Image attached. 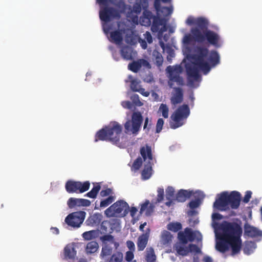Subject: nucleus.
Returning a JSON list of instances; mask_svg holds the SVG:
<instances>
[{"instance_id": "nucleus-1", "label": "nucleus", "mask_w": 262, "mask_h": 262, "mask_svg": "<svg viewBox=\"0 0 262 262\" xmlns=\"http://www.w3.org/2000/svg\"><path fill=\"white\" fill-rule=\"evenodd\" d=\"M192 64L186 66V70L190 85L193 84L194 80L198 81L200 78L199 70L207 74L211 67L220 63V55L215 50L209 52L208 49L204 46H196L194 54L191 56Z\"/></svg>"}, {"instance_id": "nucleus-2", "label": "nucleus", "mask_w": 262, "mask_h": 262, "mask_svg": "<svg viewBox=\"0 0 262 262\" xmlns=\"http://www.w3.org/2000/svg\"><path fill=\"white\" fill-rule=\"evenodd\" d=\"M186 24L194 27L190 29L191 34H186L184 36L183 42L185 45H189L192 41H195L201 44L208 43L216 47L220 46V36L217 33L208 29L209 23L206 18H195L189 16L186 20Z\"/></svg>"}, {"instance_id": "nucleus-3", "label": "nucleus", "mask_w": 262, "mask_h": 262, "mask_svg": "<svg viewBox=\"0 0 262 262\" xmlns=\"http://www.w3.org/2000/svg\"><path fill=\"white\" fill-rule=\"evenodd\" d=\"M221 233L219 238L227 242L231 249V255L234 256L240 253L242 249L241 236L243 230L236 222H223L220 227Z\"/></svg>"}, {"instance_id": "nucleus-4", "label": "nucleus", "mask_w": 262, "mask_h": 262, "mask_svg": "<svg viewBox=\"0 0 262 262\" xmlns=\"http://www.w3.org/2000/svg\"><path fill=\"white\" fill-rule=\"evenodd\" d=\"M122 132V126L121 124L116 121L111 122L108 125L96 133L95 136V142L108 141L119 147H122L124 144L120 141Z\"/></svg>"}, {"instance_id": "nucleus-5", "label": "nucleus", "mask_w": 262, "mask_h": 262, "mask_svg": "<svg viewBox=\"0 0 262 262\" xmlns=\"http://www.w3.org/2000/svg\"><path fill=\"white\" fill-rule=\"evenodd\" d=\"M213 203V207L220 211H225L230 207L233 209H237L240 205L241 195L236 191L221 192L217 195Z\"/></svg>"}, {"instance_id": "nucleus-6", "label": "nucleus", "mask_w": 262, "mask_h": 262, "mask_svg": "<svg viewBox=\"0 0 262 262\" xmlns=\"http://www.w3.org/2000/svg\"><path fill=\"white\" fill-rule=\"evenodd\" d=\"M189 114L190 110L187 104L180 106L171 116L170 127L176 129L182 126L184 123V120L186 119Z\"/></svg>"}, {"instance_id": "nucleus-7", "label": "nucleus", "mask_w": 262, "mask_h": 262, "mask_svg": "<svg viewBox=\"0 0 262 262\" xmlns=\"http://www.w3.org/2000/svg\"><path fill=\"white\" fill-rule=\"evenodd\" d=\"M140 154L144 161L147 160V164H145L144 168L141 172L142 179L144 180H148L151 176L152 154L150 146L146 144L142 146L140 150Z\"/></svg>"}, {"instance_id": "nucleus-8", "label": "nucleus", "mask_w": 262, "mask_h": 262, "mask_svg": "<svg viewBox=\"0 0 262 262\" xmlns=\"http://www.w3.org/2000/svg\"><path fill=\"white\" fill-rule=\"evenodd\" d=\"M96 1L100 5L105 6L101 8L99 11V17L102 21L107 23L114 18H120V14L118 10L107 6L109 0H96Z\"/></svg>"}, {"instance_id": "nucleus-9", "label": "nucleus", "mask_w": 262, "mask_h": 262, "mask_svg": "<svg viewBox=\"0 0 262 262\" xmlns=\"http://www.w3.org/2000/svg\"><path fill=\"white\" fill-rule=\"evenodd\" d=\"M142 122L143 117L141 113L134 112L132 116V119L128 120L124 124L125 133L137 135L140 129Z\"/></svg>"}, {"instance_id": "nucleus-10", "label": "nucleus", "mask_w": 262, "mask_h": 262, "mask_svg": "<svg viewBox=\"0 0 262 262\" xmlns=\"http://www.w3.org/2000/svg\"><path fill=\"white\" fill-rule=\"evenodd\" d=\"M90 183L89 181L82 183L80 181L68 180L65 184L66 191L69 193H83L90 188Z\"/></svg>"}, {"instance_id": "nucleus-11", "label": "nucleus", "mask_w": 262, "mask_h": 262, "mask_svg": "<svg viewBox=\"0 0 262 262\" xmlns=\"http://www.w3.org/2000/svg\"><path fill=\"white\" fill-rule=\"evenodd\" d=\"M167 70L169 74V81L168 84L170 88H173L172 82H176L178 85L182 86L184 85V80L180 74L182 72V69L181 66H177L174 68L171 66L167 68Z\"/></svg>"}, {"instance_id": "nucleus-12", "label": "nucleus", "mask_w": 262, "mask_h": 262, "mask_svg": "<svg viewBox=\"0 0 262 262\" xmlns=\"http://www.w3.org/2000/svg\"><path fill=\"white\" fill-rule=\"evenodd\" d=\"M86 213L84 211L74 212L69 214L65 219V222L72 227H79L83 223Z\"/></svg>"}, {"instance_id": "nucleus-13", "label": "nucleus", "mask_w": 262, "mask_h": 262, "mask_svg": "<svg viewBox=\"0 0 262 262\" xmlns=\"http://www.w3.org/2000/svg\"><path fill=\"white\" fill-rule=\"evenodd\" d=\"M127 207H128V205L126 202L119 200L107 208L104 214L107 217H114L120 214Z\"/></svg>"}, {"instance_id": "nucleus-14", "label": "nucleus", "mask_w": 262, "mask_h": 262, "mask_svg": "<svg viewBox=\"0 0 262 262\" xmlns=\"http://www.w3.org/2000/svg\"><path fill=\"white\" fill-rule=\"evenodd\" d=\"M144 5H143V9L144 10L142 16L140 17V24L142 26L149 27L151 24V20L154 16L152 12L147 10L148 3L147 0H141Z\"/></svg>"}, {"instance_id": "nucleus-15", "label": "nucleus", "mask_w": 262, "mask_h": 262, "mask_svg": "<svg viewBox=\"0 0 262 262\" xmlns=\"http://www.w3.org/2000/svg\"><path fill=\"white\" fill-rule=\"evenodd\" d=\"M161 2L164 3H167L171 2V0H155L154 6L157 11V14H162L165 16L171 14L173 11L172 7H161Z\"/></svg>"}, {"instance_id": "nucleus-16", "label": "nucleus", "mask_w": 262, "mask_h": 262, "mask_svg": "<svg viewBox=\"0 0 262 262\" xmlns=\"http://www.w3.org/2000/svg\"><path fill=\"white\" fill-rule=\"evenodd\" d=\"M151 30L153 32L159 31L160 33L166 31V27L164 19L161 18L158 15L157 16L154 15L152 18Z\"/></svg>"}, {"instance_id": "nucleus-17", "label": "nucleus", "mask_w": 262, "mask_h": 262, "mask_svg": "<svg viewBox=\"0 0 262 262\" xmlns=\"http://www.w3.org/2000/svg\"><path fill=\"white\" fill-rule=\"evenodd\" d=\"M150 230L149 228H147L145 233L141 234L138 238L137 245L138 251H143L146 247L149 235Z\"/></svg>"}, {"instance_id": "nucleus-18", "label": "nucleus", "mask_w": 262, "mask_h": 262, "mask_svg": "<svg viewBox=\"0 0 262 262\" xmlns=\"http://www.w3.org/2000/svg\"><path fill=\"white\" fill-rule=\"evenodd\" d=\"M67 204L70 208H73L76 206L88 207L91 205V202L87 199L70 198L68 201Z\"/></svg>"}, {"instance_id": "nucleus-19", "label": "nucleus", "mask_w": 262, "mask_h": 262, "mask_svg": "<svg viewBox=\"0 0 262 262\" xmlns=\"http://www.w3.org/2000/svg\"><path fill=\"white\" fill-rule=\"evenodd\" d=\"M244 234L252 238L262 237V231L248 224L244 225Z\"/></svg>"}, {"instance_id": "nucleus-20", "label": "nucleus", "mask_w": 262, "mask_h": 262, "mask_svg": "<svg viewBox=\"0 0 262 262\" xmlns=\"http://www.w3.org/2000/svg\"><path fill=\"white\" fill-rule=\"evenodd\" d=\"M174 93L172 94L170 98L171 103L176 106L181 103L183 100V92L180 88H173Z\"/></svg>"}, {"instance_id": "nucleus-21", "label": "nucleus", "mask_w": 262, "mask_h": 262, "mask_svg": "<svg viewBox=\"0 0 262 262\" xmlns=\"http://www.w3.org/2000/svg\"><path fill=\"white\" fill-rule=\"evenodd\" d=\"M130 88L134 92H138L143 96L147 97L149 95V93L145 91V89L141 88L140 85V82L136 79H133L130 82Z\"/></svg>"}, {"instance_id": "nucleus-22", "label": "nucleus", "mask_w": 262, "mask_h": 262, "mask_svg": "<svg viewBox=\"0 0 262 262\" xmlns=\"http://www.w3.org/2000/svg\"><path fill=\"white\" fill-rule=\"evenodd\" d=\"M192 194V191L181 189L177 193L175 200L179 202H184L187 199L190 198Z\"/></svg>"}, {"instance_id": "nucleus-23", "label": "nucleus", "mask_w": 262, "mask_h": 262, "mask_svg": "<svg viewBox=\"0 0 262 262\" xmlns=\"http://www.w3.org/2000/svg\"><path fill=\"white\" fill-rule=\"evenodd\" d=\"M76 251L72 245H67L64 248V259H74L76 255Z\"/></svg>"}, {"instance_id": "nucleus-24", "label": "nucleus", "mask_w": 262, "mask_h": 262, "mask_svg": "<svg viewBox=\"0 0 262 262\" xmlns=\"http://www.w3.org/2000/svg\"><path fill=\"white\" fill-rule=\"evenodd\" d=\"M172 238L173 236L170 232L164 230L161 233L160 243L163 245L168 246L172 242Z\"/></svg>"}, {"instance_id": "nucleus-25", "label": "nucleus", "mask_w": 262, "mask_h": 262, "mask_svg": "<svg viewBox=\"0 0 262 262\" xmlns=\"http://www.w3.org/2000/svg\"><path fill=\"white\" fill-rule=\"evenodd\" d=\"M123 31L117 30L110 32V38L111 41L117 44L120 43L123 40Z\"/></svg>"}, {"instance_id": "nucleus-26", "label": "nucleus", "mask_w": 262, "mask_h": 262, "mask_svg": "<svg viewBox=\"0 0 262 262\" xmlns=\"http://www.w3.org/2000/svg\"><path fill=\"white\" fill-rule=\"evenodd\" d=\"M144 63H147V62L144 59L134 61L129 63L128 68L131 71L134 73H137L141 68L142 64Z\"/></svg>"}, {"instance_id": "nucleus-27", "label": "nucleus", "mask_w": 262, "mask_h": 262, "mask_svg": "<svg viewBox=\"0 0 262 262\" xmlns=\"http://www.w3.org/2000/svg\"><path fill=\"white\" fill-rule=\"evenodd\" d=\"M102 215L98 213H95L90 216L86 222H88L89 225L92 226L99 225L102 221Z\"/></svg>"}, {"instance_id": "nucleus-28", "label": "nucleus", "mask_w": 262, "mask_h": 262, "mask_svg": "<svg viewBox=\"0 0 262 262\" xmlns=\"http://www.w3.org/2000/svg\"><path fill=\"white\" fill-rule=\"evenodd\" d=\"M219 238L220 240L217 242L216 244V249L221 253H225L229 249L230 246L229 244L224 240L220 239L219 237Z\"/></svg>"}, {"instance_id": "nucleus-29", "label": "nucleus", "mask_w": 262, "mask_h": 262, "mask_svg": "<svg viewBox=\"0 0 262 262\" xmlns=\"http://www.w3.org/2000/svg\"><path fill=\"white\" fill-rule=\"evenodd\" d=\"M154 206L150 204L148 200H146L143 204L141 205L140 212L142 213L145 210L146 215H150L154 211Z\"/></svg>"}, {"instance_id": "nucleus-30", "label": "nucleus", "mask_w": 262, "mask_h": 262, "mask_svg": "<svg viewBox=\"0 0 262 262\" xmlns=\"http://www.w3.org/2000/svg\"><path fill=\"white\" fill-rule=\"evenodd\" d=\"M99 248L98 244L95 241L89 242L85 247V252L87 254H92L96 252Z\"/></svg>"}, {"instance_id": "nucleus-31", "label": "nucleus", "mask_w": 262, "mask_h": 262, "mask_svg": "<svg viewBox=\"0 0 262 262\" xmlns=\"http://www.w3.org/2000/svg\"><path fill=\"white\" fill-rule=\"evenodd\" d=\"M98 235L99 231L95 230L86 231L82 234L83 238L88 241L96 238L98 236Z\"/></svg>"}, {"instance_id": "nucleus-32", "label": "nucleus", "mask_w": 262, "mask_h": 262, "mask_svg": "<svg viewBox=\"0 0 262 262\" xmlns=\"http://www.w3.org/2000/svg\"><path fill=\"white\" fill-rule=\"evenodd\" d=\"M132 49L128 47H124L121 50V54L122 57L126 60L133 59Z\"/></svg>"}, {"instance_id": "nucleus-33", "label": "nucleus", "mask_w": 262, "mask_h": 262, "mask_svg": "<svg viewBox=\"0 0 262 262\" xmlns=\"http://www.w3.org/2000/svg\"><path fill=\"white\" fill-rule=\"evenodd\" d=\"M256 244L253 242H247L246 243L244 248V252L248 255L252 253L256 248Z\"/></svg>"}, {"instance_id": "nucleus-34", "label": "nucleus", "mask_w": 262, "mask_h": 262, "mask_svg": "<svg viewBox=\"0 0 262 262\" xmlns=\"http://www.w3.org/2000/svg\"><path fill=\"white\" fill-rule=\"evenodd\" d=\"M100 188L101 186L100 184H97L90 191L86 193L84 195L90 198L95 199L96 198Z\"/></svg>"}, {"instance_id": "nucleus-35", "label": "nucleus", "mask_w": 262, "mask_h": 262, "mask_svg": "<svg viewBox=\"0 0 262 262\" xmlns=\"http://www.w3.org/2000/svg\"><path fill=\"white\" fill-rule=\"evenodd\" d=\"M145 259L146 262H155L156 256L155 254L154 250L152 248L147 249V254Z\"/></svg>"}, {"instance_id": "nucleus-36", "label": "nucleus", "mask_w": 262, "mask_h": 262, "mask_svg": "<svg viewBox=\"0 0 262 262\" xmlns=\"http://www.w3.org/2000/svg\"><path fill=\"white\" fill-rule=\"evenodd\" d=\"M182 228V224L179 222H172L169 223L167 226L168 230L174 232H177Z\"/></svg>"}, {"instance_id": "nucleus-37", "label": "nucleus", "mask_w": 262, "mask_h": 262, "mask_svg": "<svg viewBox=\"0 0 262 262\" xmlns=\"http://www.w3.org/2000/svg\"><path fill=\"white\" fill-rule=\"evenodd\" d=\"M100 239L104 243L109 242L114 244L116 248L118 246V243L115 241L114 237L111 234L104 235L100 237Z\"/></svg>"}, {"instance_id": "nucleus-38", "label": "nucleus", "mask_w": 262, "mask_h": 262, "mask_svg": "<svg viewBox=\"0 0 262 262\" xmlns=\"http://www.w3.org/2000/svg\"><path fill=\"white\" fill-rule=\"evenodd\" d=\"M153 56L155 57L154 62L158 67H160L163 62V58L160 53L158 52H154Z\"/></svg>"}, {"instance_id": "nucleus-39", "label": "nucleus", "mask_w": 262, "mask_h": 262, "mask_svg": "<svg viewBox=\"0 0 262 262\" xmlns=\"http://www.w3.org/2000/svg\"><path fill=\"white\" fill-rule=\"evenodd\" d=\"M122 259L123 254L120 252H116L112 255L108 262H121Z\"/></svg>"}, {"instance_id": "nucleus-40", "label": "nucleus", "mask_w": 262, "mask_h": 262, "mask_svg": "<svg viewBox=\"0 0 262 262\" xmlns=\"http://www.w3.org/2000/svg\"><path fill=\"white\" fill-rule=\"evenodd\" d=\"M142 159L141 157H139L134 162L131 169L132 171L138 170L142 165Z\"/></svg>"}, {"instance_id": "nucleus-41", "label": "nucleus", "mask_w": 262, "mask_h": 262, "mask_svg": "<svg viewBox=\"0 0 262 262\" xmlns=\"http://www.w3.org/2000/svg\"><path fill=\"white\" fill-rule=\"evenodd\" d=\"M159 111L162 113V116L164 118L168 117L169 108L166 104L162 103L160 106Z\"/></svg>"}, {"instance_id": "nucleus-42", "label": "nucleus", "mask_w": 262, "mask_h": 262, "mask_svg": "<svg viewBox=\"0 0 262 262\" xmlns=\"http://www.w3.org/2000/svg\"><path fill=\"white\" fill-rule=\"evenodd\" d=\"M176 250L177 251V253L179 255L182 256H186L189 252V249H188L187 247H184L181 246H177Z\"/></svg>"}, {"instance_id": "nucleus-43", "label": "nucleus", "mask_w": 262, "mask_h": 262, "mask_svg": "<svg viewBox=\"0 0 262 262\" xmlns=\"http://www.w3.org/2000/svg\"><path fill=\"white\" fill-rule=\"evenodd\" d=\"M114 201V196H109L107 198L102 200L100 202V207H106L108 206L109 205L112 204Z\"/></svg>"}, {"instance_id": "nucleus-44", "label": "nucleus", "mask_w": 262, "mask_h": 262, "mask_svg": "<svg viewBox=\"0 0 262 262\" xmlns=\"http://www.w3.org/2000/svg\"><path fill=\"white\" fill-rule=\"evenodd\" d=\"M184 232L185 234H186V237L187 238H188V241L192 242L194 241L195 237V235L190 228H185L184 229Z\"/></svg>"}, {"instance_id": "nucleus-45", "label": "nucleus", "mask_w": 262, "mask_h": 262, "mask_svg": "<svg viewBox=\"0 0 262 262\" xmlns=\"http://www.w3.org/2000/svg\"><path fill=\"white\" fill-rule=\"evenodd\" d=\"M112 253V249L108 245H105L102 248L100 255L102 257L109 256Z\"/></svg>"}, {"instance_id": "nucleus-46", "label": "nucleus", "mask_w": 262, "mask_h": 262, "mask_svg": "<svg viewBox=\"0 0 262 262\" xmlns=\"http://www.w3.org/2000/svg\"><path fill=\"white\" fill-rule=\"evenodd\" d=\"M174 189L172 187L168 186L166 189V198L167 200L172 199L174 196Z\"/></svg>"}, {"instance_id": "nucleus-47", "label": "nucleus", "mask_w": 262, "mask_h": 262, "mask_svg": "<svg viewBox=\"0 0 262 262\" xmlns=\"http://www.w3.org/2000/svg\"><path fill=\"white\" fill-rule=\"evenodd\" d=\"M143 5L144 4L141 2V0L139 3H136L133 6V11L136 14L140 13L143 9Z\"/></svg>"}, {"instance_id": "nucleus-48", "label": "nucleus", "mask_w": 262, "mask_h": 262, "mask_svg": "<svg viewBox=\"0 0 262 262\" xmlns=\"http://www.w3.org/2000/svg\"><path fill=\"white\" fill-rule=\"evenodd\" d=\"M178 238L180 242L183 244H186L188 242V238H187L186 234H185L184 231H180L178 233Z\"/></svg>"}, {"instance_id": "nucleus-49", "label": "nucleus", "mask_w": 262, "mask_h": 262, "mask_svg": "<svg viewBox=\"0 0 262 262\" xmlns=\"http://www.w3.org/2000/svg\"><path fill=\"white\" fill-rule=\"evenodd\" d=\"M158 195L157 198V202L160 203L162 202L164 199V191L163 188H158Z\"/></svg>"}, {"instance_id": "nucleus-50", "label": "nucleus", "mask_w": 262, "mask_h": 262, "mask_svg": "<svg viewBox=\"0 0 262 262\" xmlns=\"http://www.w3.org/2000/svg\"><path fill=\"white\" fill-rule=\"evenodd\" d=\"M164 120L162 118L158 119L156 124V133H159L162 129Z\"/></svg>"}, {"instance_id": "nucleus-51", "label": "nucleus", "mask_w": 262, "mask_h": 262, "mask_svg": "<svg viewBox=\"0 0 262 262\" xmlns=\"http://www.w3.org/2000/svg\"><path fill=\"white\" fill-rule=\"evenodd\" d=\"M189 252H193L196 253H200L201 252V249L195 244H190L189 245Z\"/></svg>"}, {"instance_id": "nucleus-52", "label": "nucleus", "mask_w": 262, "mask_h": 262, "mask_svg": "<svg viewBox=\"0 0 262 262\" xmlns=\"http://www.w3.org/2000/svg\"><path fill=\"white\" fill-rule=\"evenodd\" d=\"M133 252H134L133 251H128L126 252L125 258V260L127 261L130 262L133 259V258L134 257V255Z\"/></svg>"}, {"instance_id": "nucleus-53", "label": "nucleus", "mask_w": 262, "mask_h": 262, "mask_svg": "<svg viewBox=\"0 0 262 262\" xmlns=\"http://www.w3.org/2000/svg\"><path fill=\"white\" fill-rule=\"evenodd\" d=\"M200 205V201L199 200H192L189 203V206L191 209L197 208Z\"/></svg>"}, {"instance_id": "nucleus-54", "label": "nucleus", "mask_w": 262, "mask_h": 262, "mask_svg": "<svg viewBox=\"0 0 262 262\" xmlns=\"http://www.w3.org/2000/svg\"><path fill=\"white\" fill-rule=\"evenodd\" d=\"M151 124L150 123H149V119L148 118H146L144 121V124L143 126L144 130H145L146 133H148L149 131V129Z\"/></svg>"}, {"instance_id": "nucleus-55", "label": "nucleus", "mask_w": 262, "mask_h": 262, "mask_svg": "<svg viewBox=\"0 0 262 262\" xmlns=\"http://www.w3.org/2000/svg\"><path fill=\"white\" fill-rule=\"evenodd\" d=\"M112 192V190L110 188H106L105 190H102L100 191V194L102 197H105L109 195Z\"/></svg>"}, {"instance_id": "nucleus-56", "label": "nucleus", "mask_w": 262, "mask_h": 262, "mask_svg": "<svg viewBox=\"0 0 262 262\" xmlns=\"http://www.w3.org/2000/svg\"><path fill=\"white\" fill-rule=\"evenodd\" d=\"M252 192L250 191H247L243 199V202L245 203H247L249 202L250 198H251Z\"/></svg>"}, {"instance_id": "nucleus-57", "label": "nucleus", "mask_w": 262, "mask_h": 262, "mask_svg": "<svg viewBox=\"0 0 262 262\" xmlns=\"http://www.w3.org/2000/svg\"><path fill=\"white\" fill-rule=\"evenodd\" d=\"M145 39L146 40L147 42L149 43H151L152 42V37L150 32L147 31L144 34Z\"/></svg>"}, {"instance_id": "nucleus-58", "label": "nucleus", "mask_w": 262, "mask_h": 262, "mask_svg": "<svg viewBox=\"0 0 262 262\" xmlns=\"http://www.w3.org/2000/svg\"><path fill=\"white\" fill-rule=\"evenodd\" d=\"M126 246L127 248L129 249V251H135V246L134 243L133 241H127L126 242Z\"/></svg>"}, {"instance_id": "nucleus-59", "label": "nucleus", "mask_w": 262, "mask_h": 262, "mask_svg": "<svg viewBox=\"0 0 262 262\" xmlns=\"http://www.w3.org/2000/svg\"><path fill=\"white\" fill-rule=\"evenodd\" d=\"M121 105L124 108L127 109H131L133 106L132 103L129 101H122Z\"/></svg>"}, {"instance_id": "nucleus-60", "label": "nucleus", "mask_w": 262, "mask_h": 262, "mask_svg": "<svg viewBox=\"0 0 262 262\" xmlns=\"http://www.w3.org/2000/svg\"><path fill=\"white\" fill-rule=\"evenodd\" d=\"M223 217V215L219 213H214L212 214V219L213 220H220Z\"/></svg>"}, {"instance_id": "nucleus-61", "label": "nucleus", "mask_w": 262, "mask_h": 262, "mask_svg": "<svg viewBox=\"0 0 262 262\" xmlns=\"http://www.w3.org/2000/svg\"><path fill=\"white\" fill-rule=\"evenodd\" d=\"M132 98H133V100L134 101V102L136 104H137V102L136 100H137L138 101H139L140 102V104H139V105H141V103L140 102V100H139V96L137 94H134L133 96H132Z\"/></svg>"}, {"instance_id": "nucleus-62", "label": "nucleus", "mask_w": 262, "mask_h": 262, "mask_svg": "<svg viewBox=\"0 0 262 262\" xmlns=\"http://www.w3.org/2000/svg\"><path fill=\"white\" fill-rule=\"evenodd\" d=\"M137 211H138V210H137V208H136L135 207H132L130 210V215L134 217L135 215V214H136Z\"/></svg>"}, {"instance_id": "nucleus-63", "label": "nucleus", "mask_w": 262, "mask_h": 262, "mask_svg": "<svg viewBox=\"0 0 262 262\" xmlns=\"http://www.w3.org/2000/svg\"><path fill=\"white\" fill-rule=\"evenodd\" d=\"M203 261L204 262H212L213 260L211 257L209 256H205L203 258Z\"/></svg>"}, {"instance_id": "nucleus-64", "label": "nucleus", "mask_w": 262, "mask_h": 262, "mask_svg": "<svg viewBox=\"0 0 262 262\" xmlns=\"http://www.w3.org/2000/svg\"><path fill=\"white\" fill-rule=\"evenodd\" d=\"M141 46L143 49H146L147 47V43L145 40H142L141 42Z\"/></svg>"}]
</instances>
